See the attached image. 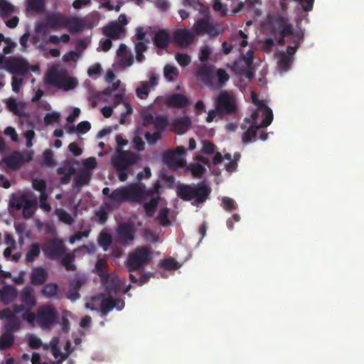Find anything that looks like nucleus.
Returning <instances> with one entry per match:
<instances>
[{
  "label": "nucleus",
  "mask_w": 364,
  "mask_h": 364,
  "mask_svg": "<svg viewBox=\"0 0 364 364\" xmlns=\"http://www.w3.org/2000/svg\"><path fill=\"white\" fill-rule=\"evenodd\" d=\"M155 193L158 194L157 188L147 190L145 185L141 183L121 186L112 191L107 199V209L117 210L125 202L141 203Z\"/></svg>",
  "instance_id": "1"
},
{
  "label": "nucleus",
  "mask_w": 364,
  "mask_h": 364,
  "mask_svg": "<svg viewBox=\"0 0 364 364\" xmlns=\"http://www.w3.org/2000/svg\"><path fill=\"white\" fill-rule=\"evenodd\" d=\"M211 193V188L205 183L183 184V200L192 201L193 205L202 204L206 201Z\"/></svg>",
  "instance_id": "2"
},
{
  "label": "nucleus",
  "mask_w": 364,
  "mask_h": 364,
  "mask_svg": "<svg viewBox=\"0 0 364 364\" xmlns=\"http://www.w3.org/2000/svg\"><path fill=\"white\" fill-rule=\"evenodd\" d=\"M151 260V253L147 247L136 248L130 253L127 260V267L129 272H142L144 267Z\"/></svg>",
  "instance_id": "3"
},
{
  "label": "nucleus",
  "mask_w": 364,
  "mask_h": 364,
  "mask_svg": "<svg viewBox=\"0 0 364 364\" xmlns=\"http://www.w3.org/2000/svg\"><path fill=\"white\" fill-rule=\"evenodd\" d=\"M215 108L220 118L237 112L235 97L227 91H221L215 100Z\"/></svg>",
  "instance_id": "4"
},
{
  "label": "nucleus",
  "mask_w": 364,
  "mask_h": 364,
  "mask_svg": "<svg viewBox=\"0 0 364 364\" xmlns=\"http://www.w3.org/2000/svg\"><path fill=\"white\" fill-rule=\"evenodd\" d=\"M138 160L139 156L132 151L117 149L116 153L111 158V163L116 171L127 170Z\"/></svg>",
  "instance_id": "5"
},
{
  "label": "nucleus",
  "mask_w": 364,
  "mask_h": 364,
  "mask_svg": "<svg viewBox=\"0 0 364 364\" xmlns=\"http://www.w3.org/2000/svg\"><path fill=\"white\" fill-rule=\"evenodd\" d=\"M58 313L51 305H43L37 310V323L42 329H50L57 323Z\"/></svg>",
  "instance_id": "6"
},
{
  "label": "nucleus",
  "mask_w": 364,
  "mask_h": 364,
  "mask_svg": "<svg viewBox=\"0 0 364 364\" xmlns=\"http://www.w3.org/2000/svg\"><path fill=\"white\" fill-rule=\"evenodd\" d=\"M46 83L65 91L73 90L77 85L75 78L63 75L56 70H50L48 73Z\"/></svg>",
  "instance_id": "7"
},
{
  "label": "nucleus",
  "mask_w": 364,
  "mask_h": 364,
  "mask_svg": "<svg viewBox=\"0 0 364 364\" xmlns=\"http://www.w3.org/2000/svg\"><path fill=\"white\" fill-rule=\"evenodd\" d=\"M114 299L112 296L105 297L102 294L93 296L86 307L92 311H100L102 317H105L114 308Z\"/></svg>",
  "instance_id": "8"
},
{
  "label": "nucleus",
  "mask_w": 364,
  "mask_h": 364,
  "mask_svg": "<svg viewBox=\"0 0 364 364\" xmlns=\"http://www.w3.org/2000/svg\"><path fill=\"white\" fill-rule=\"evenodd\" d=\"M268 20L272 34L275 35L278 33L279 34H282L283 36H292L295 34L293 26L289 22L287 17L277 15L275 16H269Z\"/></svg>",
  "instance_id": "9"
},
{
  "label": "nucleus",
  "mask_w": 364,
  "mask_h": 364,
  "mask_svg": "<svg viewBox=\"0 0 364 364\" xmlns=\"http://www.w3.org/2000/svg\"><path fill=\"white\" fill-rule=\"evenodd\" d=\"M193 31L198 36L205 34L210 37H215L222 33L218 25L214 23L210 16H205L196 21L193 25Z\"/></svg>",
  "instance_id": "10"
},
{
  "label": "nucleus",
  "mask_w": 364,
  "mask_h": 364,
  "mask_svg": "<svg viewBox=\"0 0 364 364\" xmlns=\"http://www.w3.org/2000/svg\"><path fill=\"white\" fill-rule=\"evenodd\" d=\"M273 120V112L272 109L267 110V116H264L261 123L259 124H250L247 129L242 136V141L243 144H248L251 140L256 137L257 132L259 129L267 127Z\"/></svg>",
  "instance_id": "11"
},
{
  "label": "nucleus",
  "mask_w": 364,
  "mask_h": 364,
  "mask_svg": "<svg viewBox=\"0 0 364 364\" xmlns=\"http://www.w3.org/2000/svg\"><path fill=\"white\" fill-rule=\"evenodd\" d=\"M44 251L49 259H55L64 256L66 248L62 240L53 238L46 244Z\"/></svg>",
  "instance_id": "12"
},
{
  "label": "nucleus",
  "mask_w": 364,
  "mask_h": 364,
  "mask_svg": "<svg viewBox=\"0 0 364 364\" xmlns=\"http://www.w3.org/2000/svg\"><path fill=\"white\" fill-rule=\"evenodd\" d=\"M196 78L205 85L212 87L214 85L215 73L213 66L206 64H200L196 70Z\"/></svg>",
  "instance_id": "13"
},
{
  "label": "nucleus",
  "mask_w": 364,
  "mask_h": 364,
  "mask_svg": "<svg viewBox=\"0 0 364 364\" xmlns=\"http://www.w3.org/2000/svg\"><path fill=\"white\" fill-rule=\"evenodd\" d=\"M182 146H177L176 151H166L162 155V161L164 164L171 168L182 167Z\"/></svg>",
  "instance_id": "14"
},
{
  "label": "nucleus",
  "mask_w": 364,
  "mask_h": 364,
  "mask_svg": "<svg viewBox=\"0 0 364 364\" xmlns=\"http://www.w3.org/2000/svg\"><path fill=\"white\" fill-rule=\"evenodd\" d=\"M134 226L128 223H120L117 228V239L123 244H127L134 239Z\"/></svg>",
  "instance_id": "15"
},
{
  "label": "nucleus",
  "mask_w": 364,
  "mask_h": 364,
  "mask_svg": "<svg viewBox=\"0 0 364 364\" xmlns=\"http://www.w3.org/2000/svg\"><path fill=\"white\" fill-rule=\"evenodd\" d=\"M6 70L12 74L24 75L28 71V65L23 60L14 59L6 62Z\"/></svg>",
  "instance_id": "16"
},
{
  "label": "nucleus",
  "mask_w": 364,
  "mask_h": 364,
  "mask_svg": "<svg viewBox=\"0 0 364 364\" xmlns=\"http://www.w3.org/2000/svg\"><path fill=\"white\" fill-rule=\"evenodd\" d=\"M20 301L21 306L25 308L31 309L37 304V301L34 294V290L31 287H25L21 291Z\"/></svg>",
  "instance_id": "17"
},
{
  "label": "nucleus",
  "mask_w": 364,
  "mask_h": 364,
  "mask_svg": "<svg viewBox=\"0 0 364 364\" xmlns=\"http://www.w3.org/2000/svg\"><path fill=\"white\" fill-rule=\"evenodd\" d=\"M64 28L72 33H79L84 29L85 22L82 18L76 16H65Z\"/></svg>",
  "instance_id": "18"
},
{
  "label": "nucleus",
  "mask_w": 364,
  "mask_h": 364,
  "mask_svg": "<svg viewBox=\"0 0 364 364\" xmlns=\"http://www.w3.org/2000/svg\"><path fill=\"white\" fill-rule=\"evenodd\" d=\"M124 28L117 22H112L103 28V34L114 40L119 39Z\"/></svg>",
  "instance_id": "19"
},
{
  "label": "nucleus",
  "mask_w": 364,
  "mask_h": 364,
  "mask_svg": "<svg viewBox=\"0 0 364 364\" xmlns=\"http://www.w3.org/2000/svg\"><path fill=\"white\" fill-rule=\"evenodd\" d=\"M102 284L105 289L106 293L109 296H112V294H115L119 289V280L114 275L107 274V278L105 280H100Z\"/></svg>",
  "instance_id": "20"
},
{
  "label": "nucleus",
  "mask_w": 364,
  "mask_h": 364,
  "mask_svg": "<svg viewBox=\"0 0 364 364\" xmlns=\"http://www.w3.org/2000/svg\"><path fill=\"white\" fill-rule=\"evenodd\" d=\"M4 162L12 170H16L25 162L23 156L19 151H14L10 156L4 159Z\"/></svg>",
  "instance_id": "21"
},
{
  "label": "nucleus",
  "mask_w": 364,
  "mask_h": 364,
  "mask_svg": "<svg viewBox=\"0 0 364 364\" xmlns=\"http://www.w3.org/2000/svg\"><path fill=\"white\" fill-rule=\"evenodd\" d=\"M30 279L33 285L43 284L48 279V272L43 267H35L32 269Z\"/></svg>",
  "instance_id": "22"
},
{
  "label": "nucleus",
  "mask_w": 364,
  "mask_h": 364,
  "mask_svg": "<svg viewBox=\"0 0 364 364\" xmlns=\"http://www.w3.org/2000/svg\"><path fill=\"white\" fill-rule=\"evenodd\" d=\"M12 309L15 313H22V318L29 324H33L35 321L37 322V313L32 312L31 309L25 308L24 306L14 304L12 305Z\"/></svg>",
  "instance_id": "23"
},
{
  "label": "nucleus",
  "mask_w": 364,
  "mask_h": 364,
  "mask_svg": "<svg viewBox=\"0 0 364 364\" xmlns=\"http://www.w3.org/2000/svg\"><path fill=\"white\" fill-rule=\"evenodd\" d=\"M170 41L171 36L166 30L161 29L156 32L154 37V43L158 48H166Z\"/></svg>",
  "instance_id": "24"
},
{
  "label": "nucleus",
  "mask_w": 364,
  "mask_h": 364,
  "mask_svg": "<svg viewBox=\"0 0 364 364\" xmlns=\"http://www.w3.org/2000/svg\"><path fill=\"white\" fill-rule=\"evenodd\" d=\"M17 296V291L15 287L11 285H6L0 289L1 301L5 304H11Z\"/></svg>",
  "instance_id": "25"
},
{
  "label": "nucleus",
  "mask_w": 364,
  "mask_h": 364,
  "mask_svg": "<svg viewBox=\"0 0 364 364\" xmlns=\"http://www.w3.org/2000/svg\"><path fill=\"white\" fill-rule=\"evenodd\" d=\"M56 172L58 175L61 176L60 183L65 185L70 181L72 176L75 173V168L70 165H64L58 167Z\"/></svg>",
  "instance_id": "26"
},
{
  "label": "nucleus",
  "mask_w": 364,
  "mask_h": 364,
  "mask_svg": "<svg viewBox=\"0 0 364 364\" xmlns=\"http://www.w3.org/2000/svg\"><path fill=\"white\" fill-rule=\"evenodd\" d=\"M65 18V16L60 14L54 13L48 15L46 18V21L49 28L56 30L60 28H64Z\"/></svg>",
  "instance_id": "27"
},
{
  "label": "nucleus",
  "mask_w": 364,
  "mask_h": 364,
  "mask_svg": "<svg viewBox=\"0 0 364 364\" xmlns=\"http://www.w3.org/2000/svg\"><path fill=\"white\" fill-rule=\"evenodd\" d=\"M304 37V32L303 30L296 31L295 34L292 36V42L294 46H289L286 50V54L290 57H292L296 52L300 44L303 42Z\"/></svg>",
  "instance_id": "28"
},
{
  "label": "nucleus",
  "mask_w": 364,
  "mask_h": 364,
  "mask_svg": "<svg viewBox=\"0 0 364 364\" xmlns=\"http://www.w3.org/2000/svg\"><path fill=\"white\" fill-rule=\"evenodd\" d=\"M28 200L29 199L25 193H22L21 195L13 193L11 196L9 206L13 209L19 210L23 208Z\"/></svg>",
  "instance_id": "29"
},
{
  "label": "nucleus",
  "mask_w": 364,
  "mask_h": 364,
  "mask_svg": "<svg viewBox=\"0 0 364 364\" xmlns=\"http://www.w3.org/2000/svg\"><path fill=\"white\" fill-rule=\"evenodd\" d=\"M58 291V285L53 282L46 284L41 289L42 295L49 299L59 298Z\"/></svg>",
  "instance_id": "30"
},
{
  "label": "nucleus",
  "mask_w": 364,
  "mask_h": 364,
  "mask_svg": "<svg viewBox=\"0 0 364 364\" xmlns=\"http://www.w3.org/2000/svg\"><path fill=\"white\" fill-rule=\"evenodd\" d=\"M279 67L284 71L288 70L293 61V57H290L284 52H279L276 54Z\"/></svg>",
  "instance_id": "31"
},
{
  "label": "nucleus",
  "mask_w": 364,
  "mask_h": 364,
  "mask_svg": "<svg viewBox=\"0 0 364 364\" xmlns=\"http://www.w3.org/2000/svg\"><path fill=\"white\" fill-rule=\"evenodd\" d=\"M59 339L58 338H53L50 343L51 352L55 358H60V360L58 361V363L60 364L63 362L65 360L68 358V354H65L61 353L60 348L58 347Z\"/></svg>",
  "instance_id": "32"
},
{
  "label": "nucleus",
  "mask_w": 364,
  "mask_h": 364,
  "mask_svg": "<svg viewBox=\"0 0 364 364\" xmlns=\"http://www.w3.org/2000/svg\"><path fill=\"white\" fill-rule=\"evenodd\" d=\"M37 200L36 199L34 200H28V202L25 204L23 206L22 214L23 218L28 220L31 218L36 210L37 207Z\"/></svg>",
  "instance_id": "33"
},
{
  "label": "nucleus",
  "mask_w": 364,
  "mask_h": 364,
  "mask_svg": "<svg viewBox=\"0 0 364 364\" xmlns=\"http://www.w3.org/2000/svg\"><path fill=\"white\" fill-rule=\"evenodd\" d=\"M26 4L27 11L41 14L45 10V2L43 0H26Z\"/></svg>",
  "instance_id": "34"
},
{
  "label": "nucleus",
  "mask_w": 364,
  "mask_h": 364,
  "mask_svg": "<svg viewBox=\"0 0 364 364\" xmlns=\"http://www.w3.org/2000/svg\"><path fill=\"white\" fill-rule=\"evenodd\" d=\"M108 264L103 258L98 259L95 263V270L100 280H105L109 274L107 271Z\"/></svg>",
  "instance_id": "35"
},
{
  "label": "nucleus",
  "mask_w": 364,
  "mask_h": 364,
  "mask_svg": "<svg viewBox=\"0 0 364 364\" xmlns=\"http://www.w3.org/2000/svg\"><path fill=\"white\" fill-rule=\"evenodd\" d=\"M15 341V337L13 333L4 332L0 336V350H4L10 348Z\"/></svg>",
  "instance_id": "36"
},
{
  "label": "nucleus",
  "mask_w": 364,
  "mask_h": 364,
  "mask_svg": "<svg viewBox=\"0 0 364 364\" xmlns=\"http://www.w3.org/2000/svg\"><path fill=\"white\" fill-rule=\"evenodd\" d=\"M164 103L170 108H182V94H173L168 96Z\"/></svg>",
  "instance_id": "37"
},
{
  "label": "nucleus",
  "mask_w": 364,
  "mask_h": 364,
  "mask_svg": "<svg viewBox=\"0 0 364 364\" xmlns=\"http://www.w3.org/2000/svg\"><path fill=\"white\" fill-rule=\"evenodd\" d=\"M40 245L38 243H33L30 246L26 255V261L27 262H33L35 259L40 255Z\"/></svg>",
  "instance_id": "38"
},
{
  "label": "nucleus",
  "mask_w": 364,
  "mask_h": 364,
  "mask_svg": "<svg viewBox=\"0 0 364 364\" xmlns=\"http://www.w3.org/2000/svg\"><path fill=\"white\" fill-rule=\"evenodd\" d=\"M159 200V196L151 198L150 201L144 203V208L148 217H152L156 211Z\"/></svg>",
  "instance_id": "39"
},
{
  "label": "nucleus",
  "mask_w": 364,
  "mask_h": 364,
  "mask_svg": "<svg viewBox=\"0 0 364 364\" xmlns=\"http://www.w3.org/2000/svg\"><path fill=\"white\" fill-rule=\"evenodd\" d=\"M21 328V321L18 316L14 318L7 320V323L4 326V331L14 333Z\"/></svg>",
  "instance_id": "40"
},
{
  "label": "nucleus",
  "mask_w": 364,
  "mask_h": 364,
  "mask_svg": "<svg viewBox=\"0 0 364 364\" xmlns=\"http://www.w3.org/2000/svg\"><path fill=\"white\" fill-rule=\"evenodd\" d=\"M55 215L58 216L60 221L67 225H73L74 219L72 215L63 208H57L55 210Z\"/></svg>",
  "instance_id": "41"
},
{
  "label": "nucleus",
  "mask_w": 364,
  "mask_h": 364,
  "mask_svg": "<svg viewBox=\"0 0 364 364\" xmlns=\"http://www.w3.org/2000/svg\"><path fill=\"white\" fill-rule=\"evenodd\" d=\"M186 171H190L193 177L200 178L205 173V168L200 164L196 163L190 164L186 168Z\"/></svg>",
  "instance_id": "42"
},
{
  "label": "nucleus",
  "mask_w": 364,
  "mask_h": 364,
  "mask_svg": "<svg viewBox=\"0 0 364 364\" xmlns=\"http://www.w3.org/2000/svg\"><path fill=\"white\" fill-rule=\"evenodd\" d=\"M14 7L6 0H0V16L1 17H8L14 12Z\"/></svg>",
  "instance_id": "43"
},
{
  "label": "nucleus",
  "mask_w": 364,
  "mask_h": 364,
  "mask_svg": "<svg viewBox=\"0 0 364 364\" xmlns=\"http://www.w3.org/2000/svg\"><path fill=\"white\" fill-rule=\"evenodd\" d=\"M168 119L165 116L159 115V116H156L154 119V125L156 129V131L160 132L161 134H162V132L168 126Z\"/></svg>",
  "instance_id": "44"
},
{
  "label": "nucleus",
  "mask_w": 364,
  "mask_h": 364,
  "mask_svg": "<svg viewBox=\"0 0 364 364\" xmlns=\"http://www.w3.org/2000/svg\"><path fill=\"white\" fill-rule=\"evenodd\" d=\"M218 79V86L223 87L225 83L229 80L230 76L227 71L223 68H219L217 70L215 77Z\"/></svg>",
  "instance_id": "45"
},
{
  "label": "nucleus",
  "mask_w": 364,
  "mask_h": 364,
  "mask_svg": "<svg viewBox=\"0 0 364 364\" xmlns=\"http://www.w3.org/2000/svg\"><path fill=\"white\" fill-rule=\"evenodd\" d=\"M149 83L146 81H142L140 82V85L136 89V94L137 97L141 100H145L148 97L149 90Z\"/></svg>",
  "instance_id": "46"
},
{
  "label": "nucleus",
  "mask_w": 364,
  "mask_h": 364,
  "mask_svg": "<svg viewBox=\"0 0 364 364\" xmlns=\"http://www.w3.org/2000/svg\"><path fill=\"white\" fill-rule=\"evenodd\" d=\"M160 267L164 270L171 271L179 268V266L174 259L169 257L160 262Z\"/></svg>",
  "instance_id": "47"
},
{
  "label": "nucleus",
  "mask_w": 364,
  "mask_h": 364,
  "mask_svg": "<svg viewBox=\"0 0 364 364\" xmlns=\"http://www.w3.org/2000/svg\"><path fill=\"white\" fill-rule=\"evenodd\" d=\"M178 69L171 65H165L164 68V77L168 80V81H173L176 77L178 76Z\"/></svg>",
  "instance_id": "48"
},
{
  "label": "nucleus",
  "mask_w": 364,
  "mask_h": 364,
  "mask_svg": "<svg viewBox=\"0 0 364 364\" xmlns=\"http://www.w3.org/2000/svg\"><path fill=\"white\" fill-rule=\"evenodd\" d=\"M161 137L162 134L157 131H155L154 133L147 132L144 134V138L146 139L147 143L151 146L156 144V142L161 139Z\"/></svg>",
  "instance_id": "49"
},
{
  "label": "nucleus",
  "mask_w": 364,
  "mask_h": 364,
  "mask_svg": "<svg viewBox=\"0 0 364 364\" xmlns=\"http://www.w3.org/2000/svg\"><path fill=\"white\" fill-rule=\"evenodd\" d=\"M90 178V173L88 171L80 172L74 179L75 184L82 186L87 185Z\"/></svg>",
  "instance_id": "50"
},
{
  "label": "nucleus",
  "mask_w": 364,
  "mask_h": 364,
  "mask_svg": "<svg viewBox=\"0 0 364 364\" xmlns=\"http://www.w3.org/2000/svg\"><path fill=\"white\" fill-rule=\"evenodd\" d=\"M251 98L252 102L257 106L258 109H262L263 116H267V110L269 111L271 109L262 100H259L257 98V94L253 92L251 93Z\"/></svg>",
  "instance_id": "51"
},
{
  "label": "nucleus",
  "mask_w": 364,
  "mask_h": 364,
  "mask_svg": "<svg viewBox=\"0 0 364 364\" xmlns=\"http://www.w3.org/2000/svg\"><path fill=\"white\" fill-rule=\"evenodd\" d=\"M168 210L167 208H161L157 216L160 225L167 226L170 224V220L168 217Z\"/></svg>",
  "instance_id": "52"
},
{
  "label": "nucleus",
  "mask_w": 364,
  "mask_h": 364,
  "mask_svg": "<svg viewBox=\"0 0 364 364\" xmlns=\"http://www.w3.org/2000/svg\"><path fill=\"white\" fill-rule=\"evenodd\" d=\"M98 241L100 245L106 249L107 247L111 245L112 242V237L107 232H101Z\"/></svg>",
  "instance_id": "53"
},
{
  "label": "nucleus",
  "mask_w": 364,
  "mask_h": 364,
  "mask_svg": "<svg viewBox=\"0 0 364 364\" xmlns=\"http://www.w3.org/2000/svg\"><path fill=\"white\" fill-rule=\"evenodd\" d=\"M32 186L34 190L39 191L41 194L46 193L47 185L43 179H33Z\"/></svg>",
  "instance_id": "54"
},
{
  "label": "nucleus",
  "mask_w": 364,
  "mask_h": 364,
  "mask_svg": "<svg viewBox=\"0 0 364 364\" xmlns=\"http://www.w3.org/2000/svg\"><path fill=\"white\" fill-rule=\"evenodd\" d=\"M221 205L227 211H231L237 208V205L234 200L228 196H224L222 198Z\"/></svg>",
  "instance_id": "55"
},
{
  "label": "nucleus",
  "mask_w": 364,
  "mask_h": 364,
  "mask_svg": "<svg viewBox=\"0 0 364 364\" xmlns=\"http://www.w3.org/2000/svg\"><path fill=\"white\" fill-rule=\"evenodd\" d=\"M73 256L70 254H65L64 257L62 259V264L68 271H75L76 267L72 263Z\"/></svg>",
  "instance_id": "56"
},
{
  "label": "nucleus",
  "mask_w": 364,
  "mask_h": 364,
  "mask_svg": "<svg viewBox=\"0 0 364 364\" xmlns=\"http://www.w3.org/2000/svg\"><path fill=\"white\" fill-rule=\"evenodd\" d=\"M60 117V114L59 112H53L51 113H47L44 117V122L46 125L52 124L58 122Z\"/></svg>",
  "instance_id": "57"
},
{
  "label": "nucleus",
  "mask_w": 364,
  "mask_h": 364,
  "mask_svg": "<svg viewBox=\"0 0 364 364\" xmlns=\"http://www.w3.org/2000/svg\"><path fill=\"white\" fill-rule=\"evenodd\" d=\"M90 230H86L82 232H77L70 236L69 242L70 244H74L76 241H80L82 237H87L90 235Z\"/></svg>",
  "instance_id": "58"
},
{
  "label": "nucleus",
  "mask_w": 364,
  "mask_h": 364,
  "mask_svg": "<svg viewBox=\"0 0 364 364\" xmlns=\"http://www.w3.org/2000/svg\"><path fill=\"white\" fill-rule=\"evenodd\" d=\"M8 109L16 115H20L18 105L16 99L9 98L6 102Z\"/></svg>",
  "instance_id": "59"
},
{
  "label": "nucleus",
  "mask_w": 364,
  "mask_h": 364,
  "mask_svg": "<svg viewBox=\"0 0 364 364\" xmlns=\"http://www.w3.org/2000/svg\"><path fill=\"white\" fill-rule=\"evenodd\" d=\"M28 346L32 349H38L43 346V343L36 336L31 335L28 338Z\"/></svg>",
  "instance_id": "60"
},
{
  "label": "nucleus",
  "mask_w": 364,
  "mask_h": 364,
  "mask_svg": "<svg viewBox=\"0 0 364 364\" xmlns=\"http://www.w3.org/2000/svg\"><path fill=\"white\" fill-rule=\"evenodd\" d=\"M195 41V36L188 30L183 28V48L187 47L189 44L193 43Z\"/></svg>",
  "instance_id": "61"
},
{
  "label": "nucleus",
  "mask_w": 364,
  "mask_h": 364,
  "mask_svg": "<svg viewBox=\"0 0 364 364\" xmlns=\"http://www.w3.org/2000/svg\"><path fill=\"white\" fill-rule=\"evenodd\" d=\"M16 314L17 313H15L12 308H5L0 311V319L6 318V320H9L14 318V317L17 316Z\"/></svg>",
  "instance_id": "62"
},
{
  "label": "nucleus",
  "mask_w": 364,
  "mask_h": 364,
  "mask_svg": "<svg viewBox=\"0 0 364 364\" xmlns=\"http://www.w3.org/2000/svg\"><path fill=\"white\" fill-rule=\"evenodd\" d=\"M296 2H298L301 9L306 11H311L313 9L314 1L315 0H294Z\"/></svg>",
  "instance_id": "63"
},
{
  "label": "nucleus",
  "mask_w": 364,
  "mask_h": 364,
  "mask_svg": "<svg viewBox=\"0 0 364 364\" xmlns=\"http://www.w3.org/2000/svg\"><path fill=\"white\" fill-rule=\"evenodd\" d=\"M23 85V79L21 77H18L15 75L12 77V81H11V87L12 90L18 93L19 92L21 87Z\"/></svg>",
  "instance_id": "64"
}]
</instances>
